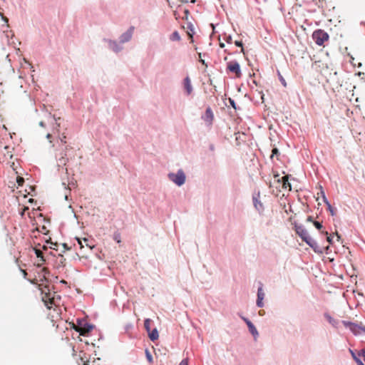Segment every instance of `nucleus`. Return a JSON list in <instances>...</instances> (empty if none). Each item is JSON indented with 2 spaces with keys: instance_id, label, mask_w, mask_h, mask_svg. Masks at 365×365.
I'll return each instance as SVG.
<instances>
[{
  "instance_id": "obj_1",
  "label": "nucleus",
  "mask_w": 365,
  "mask_h": 365,
  "mask_svg": "<svg viewBox=\"0 0 365 365\" xmlns=\"http://www.w3.org/2000/svg\"><path fill=\"white\" fill-rule=\"evenodd\" d=\"M168 177L170 181L179 187L184 185L186 180V175L182 169H179L175 173H168Z\"/></svg>"
},
{
  "instance_id": "obj_2",
  "label": "nucleus",
  "mask_w": 365,
  "mask_h": 365,
  "mask_svg": "<svg viewBox=\"0 0 365 365\" xmlns=\"http://www.w3.org/2000/svg\"><path fill=\"white\" fill-rule=\"evenodd\" d=\"M77 325L78 327L77 331L80 333L81 335H86L94 328L93 324L87 322V321L83 319H78Z\"/></svg>"
},
{
  "instance_id": "obj_3",
  "label": "nucleus",
  "mask_w": 365,
  "mask_h": 365,
  "mask_svg": "<svg viewBox=\"0 0 365 365\" xmlns=\"http://www.w3.org/2000/svg\"><path fill=\"white\" fill-rule=\"evenodd\" d=\"M329 34L322 29H317L312 34V38L318 46H322L329 39Z\"/></svg>"
},
{
  "instance_id": "obj_4",
  "label": "nucleus",
  "mask_w": 365,
  "mask_h": 365,
  "mask_svg": "<svg viewBox=\"0 0 365 365\" xmlns=\"http://www.w3.org/2000/svg\"><path fill=\"white\" fill-rule=\"evenodd\" d=\"M294 230L296 233L299 236V237L304 241L305 243H307L308 241H309L312 237H310L308 231L304 227L303 225L297 224V222L294 223Z\"/></svg>"
},
{
  "instance_id": "obj_5",
  "label": "nucleus",
  "mask_w": 365,
  "mask_h": 365,
  "mask_svg": "<svg viewBox=\"0 0 365 365\" xmlns=\"http://www.w3.org/2000/svg\"><path fill=\"white\" fill-rule=\"evenodd\" d=\"M344 326L346 328H349V330L355 335H359L361 331L365 332V327H361L358 324L349 322V321H342L341 322Z\"/></svg>"
},
{
  "instance_id": "obj_6",
  "label": "nucleus",
  "mask_w": 365,
  "mask_h": 365,
  "mask_svg": "<svg viewBox=\"0 0 365 365\" xmlns=\"http://www.w3.org/2000/svg\"><path fill=\"white\" fill-rule=\"evenodd\" d=\"M70 149L68 145H66L64 148H62L60 153L56 155L58 167H63L68 162L67 150Z\"/></svg>"
},
{
  "instance_id": "obj_7",
  "label": "nucleus",
  "mask_w": 365,
  "mask_h": 365,
  "mask_svg": "<svg viewBox=\"0 0 365 365\" xmlns=\"http://www.w3.org/2000/svg\"><path fill=\"white\" fill-rule=\"evenodd\" d=\"M103 41L108 43L109 49L116 53L120 52L123 49V46L120 44V43L115 40L103 38Z\"/></svg>"
},
{
  "instance_id": "obj_8",
  "label": "nucleus",
  "mask_w": 365,
  "mask_h": 365,
  "mask_svg": "<svg viewBox=\"0 0 365 365\" xmlns=\"http://www.w3.org/2000/svg\"><path fill=\"white\" fill-rule=\"evenodd\" d=\"M240 318L245 322L248 327L249 331L253 336L255 339H256L259 336V332L254 324L245 317L240 315Z\"/></svg>"
},
{
  "instance_id": "obj_9",
  "label": "nucleus",
  "mask_w": 365,
  "mask_h": 365,
  "mask_svg": "<svg viewBox=\"0 0 365 365\" xmlns=\"http://www.w3.org/2000/svg\"><path fill=\"white\" fill-rule=\"evenodd\" d=\"M134 31V26H130L126 31L123 33L119 37V42L123 44L130 41L132 38Z\"/></svg>"
},
{
  "instance_id": "obj_10",
  "label": "nucleus",
  "mask_w": 365,
  "mask_h": 365,
  "mask_svg": "<svg viewBox=\"0 0 365 365\" xmlns=\"http://www.w3.org/2000/svg\"><path fill=\"white\" fill-rule=\"evenodd\" d=\"M260 193L258 192L257 193H255L252 195V201L255 208L258 211V212L261 215L264 210V205L262 202L259 200Z\"/></svg>"
},
{
  "instance_id": "obj_11",
  "label": "nucleus",
  "mask_w": 365,
  "mask_h": 365,
  "mask_svg": "<svg viewBox=\"0 0 365 365\" xmlns=\"http://www.w3.org/2000/svg\"><path fill=\"white\" fill-rule=\"evenodd\" d=\"M227 69L236 74L237 77L241 76L240 65L237 61H232L227 63Z\"/></svg>"
},
{
  "instance_id": "obj_12",
  "label": "nucleus",
  "mask_w": 365,
  "mask_h": 365,
  "mask_svg": "<svg viewBox=\"0 0 365 365\" xmlns=\"http://www.w3.org/2000/svg\"><path fill=\"white\" fill-rule=\"evenodd\" d=\"M213 118V112L210 107H207L205 110V114L202 115V119L204 120L208 125H210L212 124Z\"/></svg>"
},
{
  "instance_id": "obj_13",
  "label": "nucleus",
  "mask_w": 365,
  "mask_h": 365,
  "mask_svg": "<svg viewBox=\"0 0 365 365\" xmlns=\"http://www.w3.org/2000/svg\"><path fill=\"white\" fill-rule=\"evenodd\" d=\"M306 244L308 245L314 251V252L318 254L323 253V250L314 239L312 238Z\"/></svg>"
},
{
  "instance_id": "obj_14",
  "label": "nucleus",
  "mask_w": 365,
  "mask_h": 365,
  "mask_svg": "<svg viewBox=\"0 0 365 365\" xmlns=\"http://www.w3.org/2000/svg\"><path fill=\"white\" fill-rule=\"evenodd\" d=\"M184 88L186 91L187 95H190L192 91V86L191 85L190 79L188 76H187L184 79Z\"/></svg>"
},
{
  "instance_id": "obj_15",
  "label": "nucleus",
  "mask_w": 365,
  "mask_h": 365,
  "mask_svg": "<svg viewBox=\"0 0 365 365\" xmlns=\"http://www.w3.org/2000/svg\"><path fill=\"white\" fill-rule=\"evenodd\" d=\"M277 181L282 182V186L283 189H288L290 190L292 189V185L290 182L288 181L287 176H284L282 178H278Z\"/></svg>"
},
{
  "instance_id": "obj_16",
  "label": "nucleus",
  "mask_w": 365,
  "mask_h": 365,
  "mask_svg": "<svg viewBox=\"0 0 365 365\" xmlns=\"http://www.w3.org/2000/svg\"><path fill=\"white\" fill-rule=\"evenodd\" d=\"M148 337L150 341H155L157 340L159 337V333L157 329V328H154L153 329L150 330L148 333Z\"/></svg>"
},
{
  "instance_id": "obj_17",
  "label": "nucleus",
  "mask_w": 365,
  "mask_h": 365,
  "mask_svg": "<svg viewBox=\"0 0 365 365\" xmlns=\"http://www.w3.org/2000/svg\"><path fill=\"white\" fill-rule=\"evenodd\" d=\"M324 317L327 319L329 324H331L333 327H336L339 322L334 319L330 314L328 313L324 314Z\"/></svg>"
},
{
  "instance_id": "obj_18",
  "label": "nucleus",
  "mask_w": 365,
  "mask_h": 365,
  "mask_svg": "<svg viewBox=\"0 0 365 365\" xmlns=\"http://www.w3.org/2000/svg\"><path fill=\"white\" fill-rule=\"evenodd\" d=\"M66 136L64 133H63L61 135V136L58 137V148H59L60 150H61L62 148H65V146H63V145L66 143Z\"/></svg>"
},
{
  "instance_id": "obj_19",
  "label": "nucleus",
  "mask_w": 365,
  "mask_h": 365,
  "mask_svg": "<svg viewBox=\"0 0 365 365\" xmlns=\"http://www.w3.org/2000/svg\"><path fill=\"white\" fill-rule=\"evenodd\" d=\"M349 352H350L353 359L357 364V365H364V364L362 362V361L359 357H357L356 356V354L353 350L349 349Z\"/></svg>"
},
{
  "instance_id": "obj_20",
  "label": "nucleus",
  "mask_w": 365,
  "mask_h": 365,
  "mask_svg": "<svg viewBox=\"0 0 365 365\" xmlns=\"http://www.w3.org/2000/svg\"><path fill=\"white\" fill-rule=\"evenodd\" d=\"M170 40L173 41H179L180 40V36L178 31H175L170 36Z\"/></svg>"
},
{
  "instance_id": "obj_21",
  "label": "nucleus",
  "mask_w": 365,
  "mask_h": 365,
  "mask_svg": "<svg viewBox=\"0 0 365 365\" xmlns=\"http://www.w3.org/2000/svg\"><path fill=\"white\" fill-rule=\"evenodd\" d=\"M187 29L190 31V32H187V34L190 36V38L192 39V36L194 35V25L192 24V22L187 23Z\"/></svg>"
},
{
  "instance_id": "obj_22",
  "label": "nucleus",
  "mask_w": 365,
  "mask_h": 365,
  "mask_svg": "<svg viewBox=\"0 0 365 365\" xmlns=\"http://www.w3.org/2000/svg\"><path fill=\"white\" fill-rule=\"evenodd\" d=\"M53 118L55 120V125L53 127V131L59 132L60 123L58 122V120H60V118H56L55 115H53Z\"/></svg>"
},
{
  "instance_id": "obj_23",
  "label": "nucleus",
  "mask_w": 365,
  "mask_h": 365,
  "mask_svg": "<svg viewBox=\"0 0 365 365\" xmlns=\"http://www.w3.org/2000/svg\"><path fill=\"white\" fill-rule=\"evenodd\" d=\"M150 323L151 320L150 319H145L144 321V327L148 333L151 330Z\"/></svg>"
},
{
  "instance_id": "obj_24",
  "label": "nucleus",
  "mask_w": 365,
  "mask_h": 365,
  "mask_svg": "<svg viewBox=\"0 0 365 365\" xmlns=\"http://www.w3.org/2000/svg\"><path fill=\"white\" fill-rule=\"evenodd\" d=\"M264 292L262 289V286L261 285L257 289V299H264Z\"/></svg>"
},
{
  "instance_id": "obj_25",
  "label": "nucleus",
  "mask_w": 365,
  "mask_h": 365,
  "mask_svg": "<svg viewBox=\"0 0 365 365\" xmlns=\"http://www.w3.org/2000/svg\"><path fill=\"white\" fill-rule=\"evenodd\" d=\"M145 353L146 359L148 361V362L152 363L153 362V356L148 349H145Z\"/></svg>"
},
{
  "instance_id": "obj_26",
  "label": "nucleus",
  "mask_w": 365,
  "mask_h": 365,
  "mask_svg": "<svg viewBox=\"0 0 365 365\" xmlns=\"http://www.w3.org/2000/svg\"><path fill=\"white\" fill-rule=\"evenodd\" d=\"M198 57H199V61L204 66H205L206 67L207 66V64L205 63V60L203 59L202 56H205L206 54L205 53H198Z\"/></svg>"
},
{
  "instance_id": "obj_27",
  "label": "nucleus",
  "mask_w": 365,
  "mask_h": 365,
  "mask_svg": "<svg viewBox=\"0 0 365 365\" xmlns=\"http://www.w3.org/2000/svg\"><path fill=\"white\" fill-rule=\"evenodd\" d=\"M35 254H36V257H37L38 258H40V259H41V261H42V262H44V261H45V259H44V258H43V254L41 253V252L40 250H35Z\"/></svg>"
},
{
  "instance_id": "obj_28",
  "label": "nucleus",
  "mask_w": 365,
  "mask_h": 365,
  "mask_svg": "<svg viewBox=\"0 0 365 365\" xmlns=\"http://www.w3.org/2000/svg\"><path fill=\"white\" fill-rule=\"evenodd\" d=\"M279 155V151L278 150V148H274L272 150V155L270 156V158L272 159L274 156H277Z\"/></svg>"
},
{
  "instance_id": "obj_29",
  "label": "nucleus",
  "mask_w": 365,
  "mask_h": 365,
  "mask_svg": "<svg viewBox=\"0 0 365 365\" xmlns=\"http://www.w3.org/2000/svg\"><path fill=\"white\" fill-rule=\"evenodd\" d=\"M228 101H229V103L230 105L235 109V110H237V105H236V103L234 99L231 98H228Z\"/></svg>"
},
{
  "instance_id": "obj_30",
  "label": "nucleus",
  "mask_w": 365,
  "mask_h": 365,
  "mask_svg": "<svg viewBox=\"0 0 365 365\" xmlns=\"http://www.w3.org/2000/svg\"><path fill=\"white\" fill-rule=\"evenodd\" d=\"M313 225L318 230H320L323 227L322 224L318 221H314Z\"/></svg>"
},
{
  "instance_id": "obj_31",
  "label": "nucleus",
  "mask_w": 365,
  "mask_h": 365,
  "mask_svg": "<svg viewBox=\"0 0 365 365\" xmlns=\"http://www.w3.org/2000/svg\"><path fill=\"white\" fill-rule=\"evenodd\" d=\"M278 76H279V79L280 81V82L282 83V84L286 87L287 86V83L284 80V78L282 77V76L281 75V73H279V71H278Z\"/></svg>"
},
{
  "instance_id": "obj_32",
  "label": "nucleus",
  "mask_w": 365,
  "mask_h": 365,
  "mask_svg": "<svg viewBox=\"0 0 365 365\" xmlns=\"http://www.w3.org/2000/svg\"><path fill=\"white\" fill-rule=\"evenodd\" d=\"M327 209L330 212V214L332 215V216H334L336 215L335 213V210L332 207V206L331 205V204H328L327 205Z\"/></svg>"
},
{
  "instance_id": "obj_33",
  "label": "nucleus",
  "mask_w": 365,
  "mask_h": 365,
  "mask_svg": "<svg viewBox=\"0 0 365 365\" xmlns=\"http://www.w3.org/2000/svg\"><path fill=\"white\" fill-rule=\"evenodd\" d=\"M264 299H257L256 304L258 307H264Z\"/></svg>"
},
{
  "instance_id": "obj_34",
  "label": "nucleus",
  "mask_w": 365,
  "mask_h": 365,
  "mask_svg": "<svg viewBox=\"0 0 365 365\" xmlns=\"http://www.w3.org/2000/svg\"><path fill=\"white\" fill-rule=\"evenodd\" d=\"M224 40L227 43H232V36L231 35H225Z\"/></svg>"
},
{
  "instance_id": "obj_35",
  "label": "nucleus",
  "mask_w": 365,
  "mask_h": 365,
  "mask_svg": "<svg viewBox=\"0 0 365 365\" xmlns=\"http://www.w3.org/2000/svg\"><path fill=\"white\" fill-rule=\"evenodd\" d=\"M235 44L237 47H241L242 48V52L244 51L243 43H242V42L241 41H235Z\"/></svg>"
},
{
  "instance_id": "obj_36",
  "label": "nucleus",
  "mask_w": 365,
  "mask_h": 365,
  "mask_svg": "<svg viewBox=\"0 0 365 365\" xmlns=\"http://www.w3.org/2000/svg\"><path fill=\"white\" fill-rule=\"evenodd\" d=\"M4 36L2 37V39L5 38L7 41L8 43L10 44L11 42H10V40L9 38L8 31H4Z\"/></svg>"
},
{
  "instance_id": "obj_37",
  "label": "nucleus",
  "mask_w": 365,
  "mask_h": 365,
  "mask_svg": "<svg viewBox=\"0 0 365 365\" xmlns=\"http://www.w3.org/2000/svg\"><path fill=\"white\" fill-rule=\"evenodd\" d=\"M325 234L327 235V242L329 244H332V242H333V237H331V235H329L327 232H325Z\"/></svg>"
},
{
  "instance_id": "obj_38",
  "label": "nucleus",
  "mask_w": 365,
  "mask_h": 365,
  "mask_svg": "<svg viewBox=\"0 0 365 365\" xmlns=\"http://www.w3.org/2000/svg\"><path fill=\"white\" fill-rule=\"evenodd\" d=\"M322 194V197H323V201L324 202V203L327 205L328 204H330L329 200H327L324 192L323 190L321 191Z\"/></svg>"
},
{
  "instance_id": "obj_39",
  "label": "nucleus",
  "mask_w": 365,
  "mask_h": 365,
  "mask_svg": "<svg viewBox=\"0 0 365 365\" xmlns=\"http://www.w3.org/2000/svg\"><path fill=\"white\" fill-rule=\"evenodd\" d=\"M114 240L117 242H120V234L118 233H115L114 234Z\"/></svg>"
},
{
  "instance_id": "obj_40",
  "label": "nucleus",
  "mask_w": 365,
  "mask_h": 365,
  "mask_svg": "<svg viewBox=\"0 0 365 365\" xmlns=\"http://www.w3.org/2000/svg\"><path fill=\"white\" fill-rule=\"evenodd\" d=\"M46 137L49 140V143H51V146L54 147V144H53V141L51 140V138L52 137L51 134L48 133Z\"/></svg>"
},
{
  "instance_id": "obj_41",
  "label": "nucleus",
  "mask_w": 365,
  "mask_h": 365,
  "mask_svg": "<svg viewBox=\"0 0 365 365\" xmlns=\"http://www.w3.org/2000/svg\"><path fill=\"white\" fill-rule=\"evenodd\" d=\"M16 182L19 185H23L24 182V180L23 178H21V177H18L17 178V180H16Z\"/></svg>"
},
{
  "instance_id": "obj_42",
  "label": "nucleus",
  "mask_w": 365,
  "mask_h": 365,
  "mask_svg": "<svg viewBox=\"0 0 365 365\" xmlns=\"http://www.w3.org/2000/svg\"><path fill=\"white\" fill-rule=\"evenodd\" d=\"M178 365H188V359H182Z\"/></svg>"
},
{
  "instance_id": "obj_43",
  "label": "nucleus",
  "mask_w": 365,
  "mask_h": 365,
  "mask_svg": "<svg viewBox=\"0 0 365 365\" xmlns=\"http://www.w3.org/2000/svg\"><path fill=\"white\" fill-rule=\"evenodd\" d=\"M0 16H1L2 20H3L5 23L8 24V21H9L8 18H7V17H6V16H4L1 12H0Z\"/></svg>"
},
{
  "instance_id": "obj_44",
  "label": "nucleus",
  "mask_w": 365,
  "mask_h": 365,
  "mask_svg": "<svg viewBox=\"0 0 365 365\" xmlns=\"http://www.w3.org/2000/svg\"><path fill=\"white\" fill-rule=\"evenodd\" d=\"M62 247H63V250L62 251L63 252L70 249L69 247L66 243L62 244Z\"/></svg>"
},
{
  "instance_id": "obj_45",
  "label": "nucleus",
  "mask_w": 365,
  "mask_h": 365,
  "mask_svg": "<svg viewBox=\"0 0 365 365\" xmlns=\"http://www.w3.org/2000/svg\"><path fill=\"white\" fill-rule=\"evenodd\" d=\"M359 356H362L364 357V360L365 361V349H362L360 353H359Z\"/></svg>"
},
{
  "instance_id": "obj_46",
  "label": "nucleus",
  "mask_w": 365,
  "mask_h": 365,
  "mask_svg": "<svg viewBox=\"0 0 365 365\" xmlns=\"http://www.w3.org/2000/svg\"><path fill=\"white\" fill-rule=\"evenodd\" d=\"M307 222H314V220H313V217L312 216H308L307 218Z\"/></svg>"
},
{
  "instance_id": "obj_47",
  "label": "nucleus",
  "mask_w": 365,
  "mask_h": 365,
  "mask_svg": "<svg viewBox=\"0 0 365 365\" xmlns=\"http://www.w3.org/2000/svg\"><path fill=\"white\" fill-rule=\"evenodd\" d=\"M215 148L214 144L211 143V144H210V145H209V150H210V151H214V150H215Z\"/></svg>"
},
{
  "instance_id": "obj_48",
  "label": "nucleus",
  "mask_w": 365,
  "mask_h": 365,
  "mask_svg": "<svg viewBox=\"0 0 365 365\" xmlns=\"http://www.w3.org/2000/svg\"><path fill=\"white\" fill-rule=\"evenodd\" d=\"M184 12H185V19L187 20L188 16L190 14V12H189V11L187 9H185Z\"/></svg>"
},
{
  "instance_id": "obj_49",
  "label": "nucleus",
  "mask_w": 365,
  "mask_h": 365,
  "mask_svg": "<svg viewBox=\"0 0 365 365\" xmlns=\"http://www.w3.org/2000/svg\"><path fill=\"white\" fill-rule=\"evenodd\" d=\"M39 125H40L41 127H44V126H45V123H44L43 121H40V122H39Z\"/></svg>"
},
{
  "instance_id": "obj_50",
  "label": "nucleus",
  "mask_w": 365,
  "mask_h": 365,
  "mask_svg": "<svg viewBox=\"0 0 365 365\" xmlns=\"http://www.w3.org/2000/svg\"><path fill=\"white\" fill-rule=\"evenodd\" d=\"M220 46L221 48H224V47H225V43H221V42H220Z\"/></svg>"
},
{
  "instance_id": "obj_51",
  "label": "nucleus",
  "mask_w": 365,
  "mask_h": 365,
  "mask_svg": "<svg viewBox=\"0 0 365 365\" xmlns=\"http://www.w3.org/2000/svg\"><path fill=\"white\" fill-rule=\"evenodd\" d=\"M336 237H337V240H339L341 239V236L336 233Z\"/></svg>"
},
{
  "instance_id": "obj_52",
  "label": "nucleus",
  "mask_w": 365,
  "mask_h": 365,
  "mask_svg": "<svg viewBox=\"0 0 365 365\" xmlns=\"http://www.w3.org/2000/svg\"><path fill=\"white\" fill-rule=\"evenodd\" d=\"M65 200H68V194H66V195H65Z\"/></svg>"
},
{
  "instance_id": "obj_53",
  "label": "nucleus",
  "mask_w": 365,
  "mask_h": 365,
  "mask_svg": "<svg viewBox=\"0 0 365 365\" xmlns=\"http://www.w3.org/2000/svg\"><path fill=\"white\" fill-rule=\"evenodd\" d=\"M180 1L181 2H182V3H187V2H188V1H187V0H180Z\"/></svg>"
},
{
  "instance_id": "obj_54",
  "label": "nucleus",
  "mask_w": 365,
  "mask_h": 365,
  "mask_svg": "<svg viewBox=\"0 0 365 365\" xmlns=\"http://www.w3.org/2000/svg\"><path fill=\"white\" fill-rule=\"evenodd\" d=\"M195 1H196V0H191V1H190V3H192V4H195Z\"/></svg>"
},
{
  "instance_id": "obj_55",
  "label": "nucleus",
  "mask_w": 365,
  "mask_h": 365,
  "mask_svg": "<svg viewBox=\"0 0 365 365\" xmlns=\"http://www.w3.org/2000/svg\"><path fill=\"white\" fill-rule=\"evenodd\" d=\"M279 174L274 175V178H279Z\"/></svg>"
},
{
  "instance_id": "obj_56",
  "label": "nucleus",
  "mask_w": 365,
  "mask_h": 365,
  "mask_svg": "<svg viewBox=\"0 0 365 365\" xmlns=\"http://www.w3.org/2000/svg\"><path fill=\"white\" fill-rule=\"evenodd\" d=\"M51 249H53V250H58V249H57V248H56L55 247H51Z\"/></svg>"
},
{
  "instance_id": "obj_57",
  "label": "nucleus",
  "mask_w": 365,
  "mask_h": 365,
  "mask_svg": "<svg viewBox=\"0 0 365 365\" xmlns=\"http://www.w3.org/2000/svg\"><path fill=\"white\" fill-rule=\"evenodd\" d=\"M63 185L66 186V183L65 182H63ZM66 189H67L66 187H65Z\"/></svg>"
},
{
  "instance_id": "obj_58",
  "label": "nucleus",
  "mask_w": 365,
  "mask_h": 365,
  "mask_svg": "<svg viewBox=\"0 0 365 365\" xmlns=\"http://www.w3.org/2000/svg\"><path fill=\"white\" fill-rule=\"evenodd\" d=\"M21 271L24 273L25 275L26 274V271H24V270H21Z\"/></svg>"
},
{
  "instance_id": "obj_59",
  "label": "nucleus",
  "mask_w": 365,
  "mask_h": 365,
  "mask_svg": "<svg viewBox=\"0 0 365 365\" xmlns=\"http://www.w3.org/2000/svg\"><path fill=\"white\" fill-rule=\"evenodd\" d=\"M361 24H364L365 25V22H362Z\"/></svg>"
}]
</instances>
